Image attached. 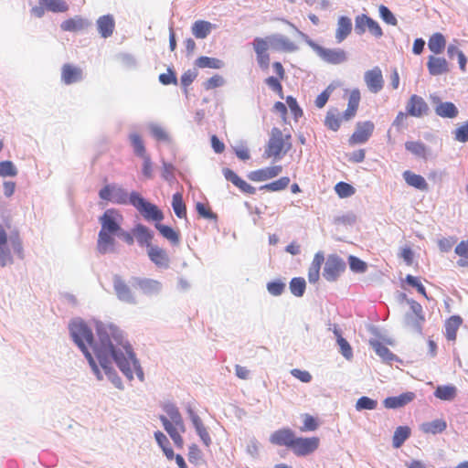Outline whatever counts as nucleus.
Segmentation results:
<instances>
[{"label": "nucleus", "mask_w": 468, "mask_h": 468, "mask_svg": "<svg viewBox=\"0 0 468 468\" xmlns=\"http://www.w3.org/2000/svg\"><path fill=\"white\" fill-rule=\"evenodd\" d=\"M69 333L99 379H101V375L89 347L92 349L106 374L111 372L112 362L114 361L128 378H133L134 370L138 378L144 379L143 370L135 359L132 346L118 327L112 324L98 326V341H94L91 329L82 321L76 320L69 324Z\"/></svg>", "instance_id": "obj_1"}, {"label": "nucleus", "mask_w": 468, "mask_h": 468, "mask_svg": "<svg viewBox=\"0 0 468 468\" xmlns=\"http://www.w3.org/2000/svg\"><path fill=\"white\" fill-rule=\"evenodd\" d=\"M164 410L165 415H160L159 420L162 421L164 429L169 434L175 445L182 449L184 446L182 433L186 431L183 418L178 409L172 404L165 405Z\"/></svg>", "instance_id": "obj_2"}, {"label": "nucleus", "mask_w": 468, "mask_h": 468, "mask_svg": "<svg viewBox=\"0 0 468 468\" xmlns=\"http://www.w3.org/2000/svg\"><path fill=\"white\" fill-rule=\"evenodd\" d=\"M130 204L147 220L161 221L164 218L162 211L155 205L146 201L136 191L130 194Z\"/></svg>", "instance_id": "obj_3"}, {"label": "nucleus", "mask_w": 468, "mask_h": 468, "mask_svg": "<svg viewBox=\"0 0 468 468\" xmlns=\"http://www.w3.org/2000/svg\"><path fill=\"white\" fill-rule=\"evenodd\" d=\"M113 291L117 298L126 303H136V290L133 287L131 280L128 282L122 276L115 274L112 277Z\"/></svg>", "instance_id": "obj_4"}, {"label": "nucleus", "mask_w": 468, "mask_h": 468, "mask_svg": "<svg viewBox=\"0 0 468 468\" xmlns=\"http://www.w3.org/2000/svg\"><path fill=\"white\" fill-rule=\"evenodd\" d=\"M410 311L405 314V325L417 334H422V325L425 321L422 306L416 301H409Z\"/></svg>", "instance_id": "obj_5"}, {"label": "nucleus", "mask_w": 468, "mask_h": 468, "mask_svg": "<svg viewBox=\"0 0 468 468\" xmlns=\"http://www.w3.org/2000/svg\"><path fill=\"white\" fill-rule=\"evenodd\" d=\"M99 197L106 201L119 205L130 204V194L118 185H107L99 192Z\"/></svg>", "instance_id": "obj_6"}, {"label": "nucleus", "mask_w": 468, "mask_h": 468, "mask_svg": "<svg viewBox=\"0 0 468 468\" xmlns=\"http://www.w3.org/2000/svg\"><path fill=\"white\" fill-rule=\"evenodd\" d=\"M131 282L137 292L148 297L157 295L162 291V283L154 279L133 276Z\"/></svg>", "instance_id": "obj_7"}, {"label": "nucleus", "mask_w": 468, "mask_h": 468, "mask_svg": "<svg viewBox=\"0 0 468 468\" xmlns=\"http://www.w3.org/2000/svg\"><path fill=\"white\" fill-rule=\"evenodd\" d=\"M257 61L262 69H267L270 64L269 50L273 47V39L271 37L265 38L256 37L253 41Z\"/></svg>", "instance_id": "obj_8"}, {"label": "nucleus", "mask_w": 468, "mask_h": 468, "mask_svg": "<svg viewBox=\"0 0 468 468\" xmlns=\"http://www.w3.org/2000/svg\"><path fill=\"white\" fill-rule=\"evenodd\" d=\"M367 30L375 37L383 36V31L377 21L364 14L357 16L355 19V32L361 36Z\"/></svg>", "instance_id": "obj_9"}, {"label": "nucleus", "mask_w": 468, "mask_h": 468, "mask_svg": "<svg viewBox=\"0 0 468 468\" xmlns=\"http://www.w3.org/2000/svg\"><path fill=\"white\" fill-rule=\"evenodd\" d=\"M346 270V262L336 255H329L324 262L323 276L328 282L335 281Z\"/></svg>", "instance_id": "obj_10"}, {"label": "nucleus", "mask_w": 468, "mask_h": 468, "mask_svg": "<svg viewBox=\"0 0 468 468\" xmlns=\"http://www.w3.org/2000/svg\"><path fill=\"white\" fill-rule=\"evenodd\" d=\"M311 47L327 63L340 64L347 59L346 51L341 48H325L314 43H311Z\"/></svg>", "instance_id": "obj_11"}, {"label": "nucleus", "mask_w": 468, "mask_h": 468, "mask_svg": "<svg viewBox=\"0 0 468 468\" xmlns=\"http://www.w3.org/2000/svg\"><path fill=\"white\" fill-rule=\"evenodd\" d=\"M122 219L123 218L118 210L114 208L107 209L100 218V222L101 224V229L117 234L121 231L120 224Z\"/></svg>", "instance_id": "obj_12"}, {"label": "nucleus", "mask_w": 468, "mask_h": 468, "mask_svg": "<svg viewBox=\"0 0 468 468\" xmlns=\"http://www.w3.org/2000/svg\"><path fill=\"white\" fill-rule=\"evenodd\" d=\"M320 445L318 437H294V455L308 456L314 453Z\"/></svg>", "instance_id": "obj_13"}, {"label": "nucleus", "mask_w": 468, "mask_h": 468, "mask_svg": "<svg viewBox=\"0 0 468 468\" xmlns=\"http://www.w3.org/2000/svg\"><path fill=\"white\" fill-rule=\"evenodd\" d=\"M364 81L367 90L374 94L380 92L384 87V78L379 67L365 71Z\"/></svg>", "instance_id": "obj_14"}, {"label": "nucleus", "mask_w": 468, "mask_h": 468, "mask_svg": "<svg viewBox=\"0 0 468 468\" xmlns=\"http://www.w3.org/2000/svg\"><path fill=\"white\" fill-rule=\"evenodd\" d=\"M374 124L370 121L358 122L355 133L349 139L350 144H360L366 143L371 136Z\"/></svg>", "instance_id": "obj_15"}, {"label": "nucleus", "mask_w": 468, "mask_h": 468, "mask_svg": "<svg viewBox=\"0 0 468 468\" xmlns=\"http://www.w3.org/2000/svg\"><path fill=\"white\" fill-rule=\"evenodd\" d=\"M83 78L82 69L73 64H64L61 68V80L66 85L79 82Z\"/></svg>", "instance_id": "obj_16"}, {"label": "nucleus", "mask_w": 468, "mask_h": 468, "mask_svg": "<svg viewBox=\"0 0 468 468\" xmlns=\"http://www.w3.org/2000/svg\"><path fill=\"white\" fill-rule=\"evenodd\" d=\"M427 68L432 76L446 74L451 70L449 62L444 58L436 56H429Z\"/></svg>", "instance_id": "obj_17"}, {"label": "nucleus", "mask_w": 468, "mask_h": 468, "mask_svg": "<svg viewBox=\"0 0 468 468\" xmlns=\"http://www.w3.org/2000/svg\"><path fill=\"white\" fill-rule=\"evenodd\" d=\"M147 254L152 262L157 267L167 268L169 266V256L167 252L158 246H149Z\"/></svg>", "instance_id": "obj_18"}, {"label": "nucleus", "mask_w": 468, "mask_h": 468, "mask_svg": "<svg viewBox=\"0 0 468 468\" xmlns=\"http://www.w3.org/2000/svg\"><path fill=\"white\" fill-rule=\"evenodd\" d=\"M281 172L282 166L273 165L250 172L249 178L254 182H261L277 176Z\"/></svg>", "instance_id": "obj_19"}, {"label": "nucleus", "mask_w": 468, "mask_h": 468, "mask_svg": "<svg viewBox=\"0 0 468 468\" xmlns=\"http://www.w3.org/2000/svg\"><path fill=\"white\" fill-rule=\"evenodd\" d=\"M415 399L413 392H405L399 396L388 397L384 399L383 404L387 409H399L409 404Z\"/></svg>", "instance_id": "obj_20"}, {"label": "nucleus", "mask_w": 468, "mask_h": 468, "mask_svg": "<svg viewBox=\"0 0 468 468\" xmlns=\"http://www.w3.org/2000/svg\"><path fill=\"white\" fill-rule=\"evenodd\" d=\"M224 176L227 180L230 181L233 185H235L238 188H239L242 192L247 194H254L255 187L248 184L245 180L240 178L233 170L229 168H225L223 170Z\"/></svg>", "instance_id": "obj_21"}, {"label": "nucleus", "mask_w": 468, "mask_h": 468, "mask_svg": "<svg viewBox=\"0 0 468 468\" xmlns=\"http://www.w3.org/2000/svg\"><path fill=\"white\" fill-rule=\"evenodd\" d=\"M97 27L101 37H110L113 34L115 28L113 16L112 15L100 16L97 20Z\"/></svg>", "instance_id": "obj_22"}, {"label": "nucleus", "mask_w": 468, "mask_h": 468, "mask_svg": "<svg viewBox=\"0 0 468 468\" xmlns=\"http://www.w3.org/2000/svg\"><path fill=\"white\" fill-rule=\"evenodd\" d=\"M90 23L85 18L76 16L63 21L60 25V28L63 31L68 32H78L87 28Z\"/></svg>", "instance_id": "obj_23"}, {"label": "nucleus", "mask_w": 468, "mask_h": 468, "mask_svg": "<svg viewBox=\"0 0 468 468\" xmlns=\"http://www.w3.org/2000/svg\"><path fill=\"white\" fill-rule=\"evenodd\" d=\"M428 109L425 101L417 95H412L407 105L408 112L416 117L427 114Z\"/></svg>", "instance_id": "obj_24"}, {"label": "nucleus", "mask_w": 468, "mask_h": 468, "mask_svg": "<svg viewBox=\"0 0 468 468\" xmlns=\"http://www.w3.org/2000/svg\"><path fill=\"white\" fill-rule=\"evenodd\" d=\"M434 103H438L435 108V112L440 117H456L458 110L452 102H440L437 96L431 97Z\"/></svg>", "instance_id": "obj_25"}, {"label": "nucleus", "mask_w": 468, "mask_h": 468, "mask_svg": "<svg viewBox=\"0 0 468 468\" xmlns=\"http://www.w3.org/2000/svg\"><path fill=\"white\" fill-rule=\"evenodd\" d=\"M8 237L7 233L0 223V264L5 266L12 262V256L7 248Z\"/></svg>", "instance_id": "obj_26"}, {"label": "nucleus", "mask_w": 468, "mask_h": 468, "mask_svg": "<svg viewBox=\"0 0 468 468\" xmlns=\"http://www.w3.org/2000/svg\"><path fill=\"white\" fill-rule=\"evenodd\" d=\"M114 232H108L105 230H100L98 241H97V248L98 250L104 254L108 251L112 250L114 246V238L113 235Z\"/></svg>", "instance_id": "obj_27"}, {"label": "nucleus", "mask_w": 468, "mask_h": 468, "mask_svg": "<svg viewBox=\"0 0 468 468\" xmlns=\"http://www.w3.org/2000/svg\"><path fill=\"white\" fill-rule=\"evenodd\" d=\"M270 441L271 443L279 446H292V432L289 429H282L273 432Z\"/></svg>", "instance_id": "obj_28"}, {"label": "nucleus", "mask_w": 468, "mask_h": 468, "mask_svg": "<svg viewBox=\"0 0 468 468\" xmlns=\"http://www.w3.org/2000/svg\"><path fill=\"white\" fill-rule=\"evenodd\" d=\"M405 148L413 155L422 159H428L431 155L430 149L420 141H408L405 143Z\"/></svg>", "instance_id": "obj_29"}, {"label": "nucleus", "mask_w": 468, "mask_h": 468, "mask_svg": "<svg viewBox=\"0 0 468 468\" xmlns=\"http://www.w3.org/2000/svg\"><path fill=\"white\" fill-rule=\"evenodd\" d=\"M352 22L347 16H340L337 21V28L335 31V39L338 43L344 41L351 33Z\"/></svg>", "instance_id": "obj_30"}, {"label": "nucleus", "mask_w": 468, "mask_h": 468, "mask_svg": "<svg viewBox=\"0 0 468 468\" xmlns=\"http://www.w3.org/2000/svg\"><path fill=\"white\" fill-rule=\"evenodd\" d=\"M403 178L406 183L421 191H427L429 188L428 183L425 178L420 175L414 174L411 171H405L403 173Z\"/></svg>", "instance_id": "obj_31"}, {"label": "nucleus", "mask_w": 468, "mask_h": 468, "mask_svg": "<svg viewBox=\"0 0 468 468\" xmlns=\"http://www.w3.org/2000/svg\"><path fill=\"white\" fill-rule=\"evenodd\" d=\"M133 233L140 245H145L147 247V250L149 249V246H153L151 244L153 234L145 226L138 224L133 229Z\"/></svg>", "instance_id": "obj_32"}, {"label": "nucleus", "mask_w": 468, "mask_h": 468, "mask_svg": "<svg viewBox=\"0 0 468 468\" xmlns=\"http://www.w3.org/2000/svg\"><path fill=\"white\" fill-rule=\"evenodd\" d=\"M324 261V254L322 252H317L314 255V258L312 261V264L309 268L308 271V280L310 283H316L319 280L320 276V269L321 265L323 264Z\"/></svg>", "instance_id": "obj_33"}, {"label": "nucleus", "mask_w": 468, "mask_h": 468, "mask_svg": "<svg viewBox=\"0 0 468 468\" xmlns=\"http://www.w3.org/2000/svg\"><path fill=\"white\" fill-rule=\"evenodd\" d=\"M370 346L376 352V354L385 362H391L396 359V356L380 341L370 340Z\"/></svg>", "instance_id": "obj_34"}, {"label": "nucleus", "mask_w": 468, "mask_h": 468, "mask_svg": "<svg viewBox=\"0 0 468 468\" xmlns=\"http://www.w3.org/2000/svg\"><path fill=\"white\" fill-rule=\"evenodd\" d=\"M446 46V39L441 33H434L428 41L429 49L435 55L441 54Z\"/></svg>", "instance_id": "obj_35"}, {"label": "nucleus", "mask_w": 468, "mask_h": 468, "mask_svg": "<svg viewBox=\"0 0 468 468\" xmlns=\"http://www.w3.org/2000/svg\"><path fill=\"white\" fill-rule=\"evenodd\" d=\"M447 428V423L441 419L424 422L420 425V430L425 433L437 434L441 433Z\"/></svg>", "instance_id": "obj_36"}, {"label": "nucleus", "mask_w": 468, "mask_h": 468, "mask_svg": "<svg viewBox=\"0 0 468 468\" xmlns=\"http://www.w3.org/2000/svg\"><path fill=\"white\" fill-rule=\"evenodd\" d=\"M462 324V319L460 316L453 315L450 317L445 324V335L446 338L450 341H454L456 339L457 330Z\"/></svg>", "instance_id": "obj_37"}, {"label": "nucleus", "mask_w": 468, "mask_h": 468, "mask_svg": "<svg viewBox=\"0 0 468 468\" xmlns=\"http://www.w3.org/2000/svg\"><path fill=\"white\" fill-rule=\"evenodd\" d=\"M360 91L358 89H354L350 91L345 117H352L356 114L360 102Z\"/></svg>", "instance_id": "obj_38"}, {"label": "nucleus", "mask_w": 468, "mask_h": 468, "mask_svg": "<svg viewBox=\"0 0 468 468\" xmlns=\"http://www.w3.org/2000/svg\"><path fill=\"white\" fill-rule=\"evenodd\" d=\"M283 140L281 137L272 136L265 150L267 157L278 156L283 150Z\"/></svg>", "instance_id": "obj_39"}, {"label": "nucleus", "mask_w": 468, "mask_h": 468, "mask_svg": "<svg viewBox=\"0 0 468 468\" xmlns=\"http://www.w3.org/2000/svg\"><path fill=\"white\" fill-rule=\"evenodd\" d=\"M211 23L205 20H197L192 26V33L197 38H205L210 33Z\"/></svg>", "instance_id": "obj_40"}, {"label": "nucleus", "mask_w": 468, "mask_h": 468, "mask_svg": "<svg viewBox=\"0 0 468 468\" xmlns=\"http://www.w3.org/2000/svg\"><path fill=\"white\" fill-rule=\"evenodd\" d=\"M457 395V388L452 385L439 386L434 396L441 400H452Z\"/></svg>", "instance_id": "obj_41"}, {"label": "nucleus", "mask_w": 468, "mask_h": 468, "mask_svg": "<svg viewBox=\"0 0 468 468\" xmlns=\"http://www.w3.org/2000/svg\"><path fill=\"white\" fill-rule=\"evenodd\" d=\"M155 228L158 229V231L162 234L164 238L168 239L171 243L176 245L180 241V236L177 231H176L174 229H172L169 226L163 225L157 223L155 225Z\"/></svg>", "instance_id": "obj_42"}, {"label": "nucleus", "mask_w": 468, "mask_h": 468, "mask_svg": "<svg viewBox=\"0 0 468 468\" xmlns=\"http://www.w3.org/2000/svg\"><path fill=\"white\" fill-rule=\"evenodd\" d=\"M154 438L160 448L163 450L166 458L168 460L174 459V451L169 446V441L167 437L162 431H157L154 432Z\"/></svg>", "instance_id": "obj_43"}, {"label": "nucleus", "mask_w": 468, "mask_h": 468, "mask_svg": "<svg viewBox=\"0 0 468 468\" xmlns=\"http://www.w3.org/2000/svg\"><path fill=\"white\" fill-rule=\"evenodd\" d=\"M129 139L133 148V152L137 156L143 157L147 155L144 141L140 134L133 133L130 134Z\"/></svg>", "instance_id": "obj_44"}, {"label": "nucleus", "mask_w": 468, "mask_h": 468, "mask_svg": "<svg viewBox=\"0 0 468 468\" xmlns=\"http://www.w3.org/2000/svg\"><path fill=\"white\" fill-rule=\"evenodd\" d=\"M410 430L407 426H399L396 429L393 435V447L399 448L405 441L410 437Z\"/></svg>", "instance_id": "obj_45"}, {"label": "nucleus", "mask_w": 468, "mask_h": 468, "mask_svg": "<svg viewBox=\"0 0 468 468\" xmlns=\"http://www.w3.org/2000/svg\"><path fill=\"white\" fill-rule=\"evenodd\" d=\"M172 207L175 214L179 218H184L186 217V207L181 193H176L173 195Z\"/></svg>", "instance_id": "obj_46"}, {"label": "nucleus", "mask_w": 468, "mask_h": 468, "mask_svg": "<svg viewBox=\"0 0 468 468\" xmlns=\"http://www.w3.org/2000/svg\"><path fill=\"white\" fill-rule=\"evenodd\" d=\"M40 5L52 12H66L69 8L64 0H40Z\"/></svg>", "instance_id": "obj_47"}, {"label": "nucleus", "mask_w": 468, "mask_h": 468, "mask_svg": "<svg viewBox=\"0 0 468 468\" xmlns=\"http://www.w3.org/2000/svg\"><path fill=\"white\" fill-rule=\"evenodd\" d=\"M196 65L202 69H220L222 67V61L218 58L202 56L196 60Z\"/></svg>", "instance_id": "obj_48"}, {"label": "nucleus", "mask_w": 468, "mask_h": 468, "mask_svg": "<svg viewBox=\"0 0 468 468\" xmlns=\"http://www.w3.org/2000/svg\"><path fill=\"white\" fill-rule=\"evenodd\" d=\"M378 401L371 398L363 396L356 400V410L361 411L364 410H373L377 408Z\"/></svg>", "instance_id": "obj_49"}, {"label": "nucleus", "mask_w": 468, "mask_h": 468, "mask_svg": "<svg viewBox=\"0 0 468 468\" xmlns=\"http://www.w3.org/2000/svg\"><path fill=\"white\" fill-rule=\"evenodd\" d=\"M290 183L289 177H281L278 180H275L270 184H266L261 187V189H264L267 191H280L288 186Z\"/></svg>", "instance_id": "obj_50"}, {"label": "nucleus", "mask_w": 468, "mask_h": 468, "mask_svg": "<svg viewBox=\"0 0 468 468\" xmlns=\"http://www.w3.org/2000/svg\"><path fill=\"white\" fill-rule=\"evenodd\" d=\"M301 419L303 420V426L300 427L302 431H314L318 428V423L313 416L303 414Z\"/></svg>", "instance_id": "obj_51"}, {"label": "nucleus", "mask_w": 468, "mask_h": 468, "mask_svg": "<svg viewBox=\"0 0 468 468\" xmlns=\"http://www.w3.org/2000/svg\"><path fill=\"white\" fill-rule=\"evenodd\" d=\"M335 190L340 197H348L355 193V188L345 182H339L335 185Z\"/></svg>", "instance_id": "obj_52"}, {"label": "nucleus", "mask_w": 468, "mask_h": 468, "mask_svg": "<svg viewBox=\"0 0 468 468\" xmlns=\"http://www.w3.org/2000/svg\"><path fill=\"white\" fill-rule=\"evenodd\" d=\"M17 174V170L11 161L0 162V176H15Z\"/></svg>", "instance_id": "obj_53"}, {"label": "nucleus", "mask_w": 468, "mask_h": 468, "mask_svg": "<svg viewBox=\"0 0 468 468\" xmlns=\"http://www.w3.org/2000/svg\"><path fill=\"white\" fill-rule=\"evenodd\" d=\"M379 16L387 24L396 26L398 21L392 12L385 5L379 6Z\"/></svg>", "instance_id": "obj_54"}, {"label": "nucleus", "mask_w": 468, "mask_h": 468, "mask_svg": "<svg viewBox=\"0 0 468 468\" xmlns=\"http://www.w3.org/2000/svg\"><path fill=\"white\" fill-rule=\"evenodd\" d=\"M348 262L350 269L355 272H365L367 270V263L355 256H349Z\"/></svg>", "instance_id": "obj_55"}, {"label": "nucleus", "mask_w": 468, "mask_h": 468, "mask_svg": "<svg viewBox=\"0 0 468 468\" xmlns=\"http://www.w3.org/2000/svg\"><path fill=\"white\" fill-rule=\"evenodd\" d=\"M333 90L334 87L329 85L321 94L317 96L314 101L317 108L321 109L325 105Z\"/></svg>", "instance_id": "obj_56"}, {"label": "nucleus", "mask_w": 468, "mask_h": 468, "mask_svg": "<svg viewBox=\"0 0 468 468\" xmlns=\"http://www.w3.org/2000/svg\"><path fill=\"white\" fill-rule=\"evenodd\" d=\"M454 138L456 141L461 143L468 141V122L456 128L454 131Z\"/></svg>", "instance_id": "obj_57"}, {"label": "nucleus", "mask_w": 468, "mask_h": 468, "mask_svg": "<svg viewBox=\"0 0 468 468\" xmlns=\"http://www.w3.org/2000/svg\"><path fill=\"white\" fill-rule=\"evenodd\" d=\"M337 344L340 347L342 356L346 359H350L353 356V351L349 343L342 336H339V339H337Z\"/></svg>", "instance_id": "obj_58"}, {"label": "nucleus", "mask_w": 468, "mask_h": 468, "mask_svg": "<svg viewBox=\"0 0 468 468\" xmlns=\"http://www.w3.org/2000/svg\"><path fill=\"white\" fill-rule=\"evenodd\" d=\"M187 457H188V461L191 463H195V464L198 463V462L201 460L202 452L197 444H192L189 447Z\"/></svg>", "instance_id": "obj_59"}, {"label": "nucleus", "mask_w": 468, "mask_h": 468, "mask_svg": "<svg viewBox=\"0 0 468 468\" xmlns=\"http://www.w3.org/2000/svg\"><path fill=\"white\" fill-rule=\"evenodd\" d=\"M224 83V80L221 76L216 74L213 77L209 78L205 83L204 87L206 90H212L218 87L222 86Z\"/></svg>", "instance_id": "obj_60"}, {"label": "nucleus", "mask_w": 468, "mask_h": 468, "mask_svg": "<svg viewBox=\"0 0 468 468\" xmlns=\"http://www.w3.org/2000/svg\"><path fill=\"white\" fill-rule=\"evenodd\" d=\"M406 282H407L409 285H410V286H412V287L416 288V289H417V291H418L420 293H421L422 295L426 296L425 288H424V286L421 284V282H420L419 278L414 277V276H412V275L409 274V275H407V277H406Z\"/></svg>", "instance_id": "obj_61"}, {"label": "nucleus", "mask_w": 468, "mask_h": 468, "mask_svg": "<svg viewBox=\"0 0 468 468\" xmlns=\"http://www.w3.org/2000/svg\"><path fill=\"white\" fill-rule=\"evenodd\" d=\"M284 288H285V284L279 281L269 282L267 285V289H268L269 292L274 296L282 294Z\"/></svg>", "instance_id": "obj_62"}, {"label": "nucleus", "mask_w": 468, "mask_h": 468, "mask_svg": "<svg viewBox=\"0 0 468 468\" xmlns=\"http://www.w3.org/2000/svg\"><path fill=\"white\" fill-rule=\"evenodd\" d=\"M151 132H152L153 136L157 141H163V142L169 141L168 133L162 127H159V126H156V125L152 126L151 127Z\"/></svg>", "instance_id": "obj_63"}, {"label": "nucleus", "mask_w": 468, "mask_h": 468, "mask_svg": "<svg viewBox=\"0 0 468 468\" xmlns=\"http://www.w3.org/2000/svg\"><path fill=\"white\" fill-rule=\"evenodd\" d=\"M335 222L344 225L352 226L356 222V216L353 212H348L345 215L337 217Z\"/></svg>", "instance_id": "obj_64"}]
</instances>
